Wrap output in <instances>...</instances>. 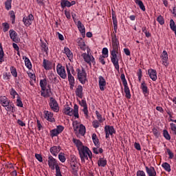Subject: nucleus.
<instances>
[{"instance_id": "c85d7f7f", "label": "nucleus", "mask_w": 176, "mask_h": 176, "mask_svg": "<svg viewBox=\"0 0 176 176\" xmlns=\"http://www.w3.org/2000/svg\"><path fill=\"white\" fill-rule=\"evenodd\" d=\"M60 6L62 9H64V8H71V2L68 0H60Z\"/></svg>"}, {"instance_id": "6ab92c4d", "label": "nucleus", "mask_w": 176, "mask_h": 176, "mask_svg": "<svg viewBox=\"0 0 176 176\" xmlns=\"http://www.w3.org/2000/svg\"><path fill=\"white\" fill-rule=\"evenodd\" d=\"M77 27L82 36L85 37V35H86V29L85 28V25H83V23H82L80 21H78L77 22Z\"/></svg>"}, {"instance_id": "a18cd8bd", "label": "nucleus", "mask_w": 176, "mask_h": 176, "mask_svg": "<svg viewBox=\"0 0 176 176\" xmlns=\"http://www.w3.org/2000/svg\"><path fill=\"white\" fill-rule=\"evenodd\" d=\"M58 159H59L60 162H61V163H65V160H67L64 153H60L58 154Z\"/></svg>"}, {"instance_id": "338daca9", "label": "nucleus", "mask_w": 176, "mask_h": 176, "mask_svg": "<svg viewBox=\"0 0 176 176\" xmlns=\"http://www.w3.org/2000/svg\"><path fill=\"white\" fill-rule=\"evenodd\" d=\"M153 134L155 137H159L160 135V133H159V131L156 128L153 129Z\"/></svg>"}, {"instance_id": "393cba45", "label": "nucleus", "mask_w": 176, "mask_h": 176, "mask_svg": "<svg viewBox=\"0 0 176 176\" xmlns=\"http://www.w3.org/2000/svg\"><path fill=\"white\" fill-rule=\"evenodd\" d=\"M23 60L25 61V65L28 68V69H32V63H31V60L27 56H23Z\"/></svg>"}, {"instance_id": "774afa93", "label": "nucleus", "mask_w": 176, "mask_h": 176, "mask_svg": "<svg viewBox=\"0 0 176 176\" xmlns=\"http://www.w3.org/2000/svg\"><path fill=\"white\" fill-rule=\"evenodd\" d=\"M136 175L137 176H146V175L145 174V172H144V170H138Z\"/></svg>"}, {"instance_id": "cd10ccee", "label": "nucleus", "mask_w": 176, "mask_h": 176, "mask_svg": "<svg viewBox=\"0 0 176 176\" xmlns=\"http://www.w3.org/2000/svg\"><path fill=\"white\" fill-rule=\"evenodd\" d=\"M91 138H92V141H93L94 145L96 146L97 148H100V141L98 140L97 134L93 133Z\"/></svg>"}, {"instance_id": "0eeeda50", "label": "nucleus", "mask_w": 176, "mask_h": 176, "mask_svg": "<svg viewBox=\"0 0 176 176\" xmlns=\"http://www.w3.org/2000/svg\"><path fill=\"white\" fill-rule=\"evenodd\" d=\"M66 69L67 72V78L69 80V85L70 86V89L74 90V87H75V78L72 74H71V70L69 69L68 65H66Z\"/></svg>"}, {"instance_id": "de8ad7c7", "label": "nucleus", "mask_w": 176, "mask_h": 176, "mask_svg": "<svg viewBox=\"0 0 176 176\" xmlns=\"http://www.w3.org/2000/svg\"><path fill=\"white\" fill-rule=\"evenodd\" d=\"M146 173H147L148 176H151L153 170H155V168L153 166H151L150 168L148 166H145Z\"/></svg>"}, {"instance_id": "f257e3e1", "label": "nucleus", "mask_w": 176, "mask_h": 176, "mask_svg": "<svg viewBox=\"0 0 176 176\" xmlns=\"http://www.w3.org/2000/svg\"><path fill=\"white\" fill-rule=\"evenodd\" d=\"M78 153L82 163H85L86 160H89V158L92 159L93 157L91 151H90V148L86 146L82 148H80V150H78Z\"/></svg>"}, {"instance_id": "b1692460", "label": "nucleus", "mask_w": 176, "mask_h": 176, "mask_svg": "<svg viewBox=\"0 0 176 176\" xmlns=\"http://www.w3.org/2000/svg\"><path fill=\"white\" fill-rule=\"evenodd\" d=\"M76 96L79 98H83V87L82 85H78L76 89Z\"/></svg>"}, {"instance_id": "e433bc0d", "label": "nucleus", "mask_w": 176, "mask_h": 176, "mask_svg": "<svg viewBox=\"0 0 176 176\" xmlns=\"http://www.w3.org/2000/svg\"><path fill=\"white\" fill-rule=\"evenodd\" d=\"M78 133L80 134V135H85L86 134V126H85L83 124H80V128L78 129Z\"/></svg>"}, {"instance_id": "9b49d317", "label": "nucleus", "mask_w": 176, "mask_h": 176, "mask_svg": "<svg viewBox=\"0 0 176 176\" xmlns=\"http://www.w3.org/2000/svg\"><path fill=\"white\" fill-rule=\"evenodd\" d=\"M32 21H34V15L32 14H30L28 16L23 18V23L25 27H30L32 24Z\"/></svg>"}, {"instance_id": "2eb2a0df", "label": "nucleus", "mask_w": 176, "mask_h": 176, "mask_svg": "<svg viewBox=\"0 0 176 176\" xmlns=\"http://www.w3.org/2000/svg\"><path fill=\"white\" fill-rule=\"evenodd\" d=\"M48 166L51 170L56 169V166H58L56 159H54V157L50 155L48 156Z\"/></svg>"}, {"instance_id": "37998d69", "label": "nucleus", "mask_w": 176, "mask_h": 176, "mask_svg": "<svg viewBox=\"0 0 176 176\" xmlns=\"http://www.w3.org/2000/svg\"><path fill=\"white\" fill-rule=\"evenodd\" d=\"M10 16L12 21V24H14L16 21V14H14V11L13 10L10 11Z\"/></svg>"}, {"instance_id": "a878e982", "label": "nucleus", "mask_w": 176, "mask_h": 176, "mask_svg": "<svg viewBox=\"0 0 176 176\" xmlns=\"http://www.w3.org/2000/svg\"><path fill=\"white\" fill-rule=\"evenodd\" d=\"M73 142L75 144L76 146L77 147L78 151L82 149V148H85V146H83V143L80 142L79 140L73 139Z\"/></svg>"}, {"instance_id": "f704fd0d", "label": "nucleus", "mask_w": 176, "mask_h": 176, "mask_svg": "<svg viewBox=\"0 0 176 176\" xmlns=\"http://www.w3.org/2000/svg\"><path fill=\"white\" fill-rule=\"evenodd\" d=\"M112 46H120L119 39L116 38V34H114V36H112L111 38Z\"/></svg>"}, {"instance_id": "39448f33", "label": "nucleus", "mask_w": 176, "mask_h": 176, "mask_svg": "<svg viewBox=\"0 0 176 176\" xmlns=\"http://www.w3.org/2000/svg\"><path fill=\"white\" fill-rule=\"evenodd\" d=\"M110 53H111V61L113 65V67L116 69V71H119L120 69L119 58H118V54H119V52H110Z\"/></svg>"}, {"instance_id": "f03ea898", "label": "nucleus", "mask_w": 176, "mask_h": 176, "mask_svg": "<svg viewBox=\"0 0 176 176\" xmlns=\"http://www.w3.org/2000/svg\"><path fill=\"white\" fill-rule=\"evenodd\" d=\"M64 113L68 116H74L79 119V106L75 104L74 109L68 106H67L64 109Z\"/></svg>"}, {"instance_id": "20e7f679", "label": "nucleus", "mask_w": 176, "mask_h": 176, "mask_svg": "<svg viewBox=\"0 0 176 176\" xmlns=\"http://www.w3.org/2000/svg\"><path fill=\"white\" fill-rule=\"evenodd\" d=\"M76 72L79 82L82 85H85L87 82V73H86V70L82 67V69H76Z\"/></svg>"}, {"instance_id": "a19ab883", "label": "nucleus", "mask_w": 176, "mask_h": 176, "mask_svg": "<svg viewBox=\"0 0 176 176\" xmlns=\"http://www.w3.org/2000/svg\"><path fill=\"white\" fill-rule=\"evenodd\" d=\"M124 91L125 93V97L128 100L131 98V94L130 93V88H124Z\"/></svg>"}, {"instance_id": "ea45409f", "label": "nucleus", "mask_w": 176, "mask_h": 176, "mask_svg": "<svg viewBox=\"0 0 176 176\" xmlns=\"http://www.w3.org/2000/svg\"><path fill=\"white\" fill-rule=\"evenodd\" d=\"M10 71L14 78H17V69L14 66H11Z\"/></svg>"}, {"instance_id": "69168bd1", "label": "nucleus", "mask_w": 176, "mask_h": 176, "mask_svg": "<svg viewBox=\"0 0 176 176\" xmlns=\"http://www.w3.org/2000/svg\"><path fill=\"white\" fill-rule=\"evenodd\" d=\"M56 130L58 133H59V134H61V133L64 131V126H63L62 125H58L56 126Z\"/></svg>"}, {"instance_id": "58836bf2", "label": "nucleus", "mask_w": 176, "mask_h": 176, "mask_svg": "<svg viewBox=\"0 0 176 176\" xmlns=\"http://www.w3.org/2000/svg\"><path fill=\"white\" fill-rule=\"evenodd\" d=\"M170 28L173 32H176V25L173 19L170 20Z\"/></svg>"}, {"instance_id": "dca6fc26", "label": "nucleus", "mask_w": 176, "mask_h": 176, "mask_svg": "<svg viewBox=\"0 0 176 176\" xmlns=\"http://www.w3.org/2000/svg\"><path fill=\"white\" fill-rule=\"evenodd\" d=\"M43 113L45 115V119H46V120L50 122L51 123H54V122H56V120L54 119V118H53L54 114L52 111H44Z\"/></svg>"}, {"instance_id": "7c9ffc66", "label": "nucleus", "mask_w": 176, "mask_h": 176, "mask_svg": "<svg viewBox=\"0 0 176 176\" xmlns=\"http://www.w3.org/2000/svg\"><path fill=\"white\" fill-rule=\"evenodd\" d=\"M107 161L104 158H99L98 160V167H105L107 166Z\"/></svg>"}, {"instance_id": "4be33fe9", "label": "nucleus", "mask_w": 176, "mask_h": 176, "mask_svg": "<svg viewBox=\"0 0 176 176\" xmlns=\"http://www.w3.org/2000/svg\"><path fill=\"white\" fill-rule=\"evenodd\" d=\"M51 94H52V89H46L45 88V90L41 91V97H44V98H49V97H50Z\"/></svg>"}, {"instance_id": "3c124183", "label": "nucleus", "mask_w": 176, "mask_h": 176, "mask_svg": "<svg viewBox=\"0 0 176 176\" xmlns=\"http://www.w3.org/2000/svg\"><path fill=\"white\" fill-rule=\"evenodd\" d=\"M2 26L3 27V32H8V31H9V28H10V26L8 23H3Z\"/></svg>"}, {"instance_id": "603ef678", "label": "nucleus", "mask_w": 176, "mask_h": 176, "mask_svg": "<svg viewBox=\"0 0 176 176\" xmlns=\"http://www.w3.org/2000/svg\"><path fill=\"white\" fill-rule=\"evenodd\" d=\"M58 134H60V133H58V131H57L56 129H54L50 131L51 137H57V135H58Z\"/></svg>"}, {"instance_id": "72a5a7b5", "label": "nucleus", "mask_w": 176, "mask_h": 176, "mask_svg": "<svg viewBox=\"0 0 176 176\" xmlns=\"http://www.w3.org/2000/svg\"><path fill=\"white\" fill-rule=\"evenodd\" d=\"M162 167L165 170V171H167L168 173L171 171V166L167 162L162 163Z\"/></svg>"}, {"instance_id": "c756f323", "label": "nucleus", "mask_w": 176, "mask_h": 176, "mask_svg": "<svg viewBox=\"0 0 176 176\" xmlns=\"http://www.w3.org/2000/svg\"><path fill=\"white\" fill-rule=\"evenodd\" d=\"M47 86V80L44 78L43 80H40V87L41 90H46V87Z\"/></svg>"}, {"instance_id": "864d4df0", "label": "nucleus", "mask_w": 176, "mask_h": 176, "mask_svg": "<svg viewBox=\"0 0 176 176\" xmlns=\"http://www.w3.org/2000/svg\"><path fill=\"white\" fill-rule=\"evenodd\" d=\"M100 121L97 120H94L92 122V126L94 127V129H98V127H100Z\"/></svg>"}, {"instance_id": "4468645a", "label": "nucleus", "mask_w": 176, "mask_h": 176, "mask_svg": "<svg viewBox=\"0 0 176 176\" xmlns=\"http://www.w3.org/2000/svg\"><path fill=\"white\" fill-rule=\"evenodd\" d=\"M98 83L100 90L101 91H104V90L107 89V81L105 80V78L102 77V76H99Z\"/></svg>"}, {"instance_id": "9d476101", "label": "nucleus", "mask_w": 176, "mask_h": 176, "mask_svg": "<svg viewBox=\"0 0 176 176\" xmlns=\"http://www.w3.org/2000/svg\"><path fill=\"white\" fill-rule=\"evenodd\" d=\"M79 104L80 107H82V112L85 115L86 119H89V109L87 107V103L86 102L85 100H82L79 101Z\"/></svg>"}, {"instance_id": "1a4fd4ad", "label": "nucleus", "mask_w": 176, "mask_h": 176, "mask_svg": "<svg viewBox=\"0 0 176 176\" xmlns=\"http://www.w3.org/2000/svg\"><path fill=\"white\" fill-rule=\"evenodd\" d=\"M49 105L52 111L54 112H58L60 111V107H58V102L53 97H50Z\"/></svg>"}, {"instance_id": "680f3d73", "label": "nucleus", "mask_w": 176, "mask_h": 176, "mask_svg": "<svg viewBox=\"0 0 176 176\" xmlns=\"http://www.w3.org/2000/svg\"><path fill=\"white\" fill-rule=\"evenodd\" d=\"M80 126V125L78 124V123H73V129L76 133H78V131H79Z\"/></svg>"}, {"instance_id": "09e8293b", "label": "nucleus", "mask_w": 176, "mask_h": 176, "mask_svg": "<svg viewBox=\"0 0 176 176\" xmlns=\"http://www.w3.org/2000/svg\"><path fill=\"white\" fill-rule=\"evenodd\" d=\"M41 47L42 50H43V52H45L47 54V52H49V47L47 46V44L43 42L41 43Z\"/></svg>"}, {"instance_id": "4d7b16f0", "label": "nucleus", "mask_w": 176, "mask_h": 176, "mask_svg": "<svg viewBox=\"0 0 176 176\" xmlns=\"http://www.w3.org/2000/svg\"><path fill=\"white\" fill-rule=\"evenodd\" d=\"M56 170V176H63L61 174V170H60V166L58 165H56L55 167Z\"/></svg>"}, {"instance_id": "aec40b11", "label": "nucleus", "mask_w": 176, "mask_h": 176, "mask_svg": "<svg viewBox=\"0 0 176 176\" xmlns=\"http://www.w3.org/2000/svg\"><path fill=\"white\" fill-rule=\"evenodd\" d=\"M76 42L80 50H83L85 52L86 50V43H85V41H83V38H78L76 40Z\"/></svg>"}, {"instance_id": "c03bdc74", "label": "nucleus", "mask_w": 176, "mask_h": 176, "mask_svg": "<svg viewBox=\"0 0 176 176\" xmlns=\"http://www.w3.org/2000/svg\"><path fill=\"white\" fill-rule=\"evenodd\" d=\"M12 78V74H10V72H5L3 74V79H4V80H10V78Z\"/></svg>"}, {"instance_id": "5701e85b", "label": "nucleus", "mask_w": 176, "mask_h": 176, "mask_svg": "<svg viewBox=\"0 0 176 176\" xmlns=\"http://www.w3.org/2000/svg\"><path fill=\"white\" fill-rule=\"evenodd\" d=\"M60 151H61V147L57 146H54L50 149V152L53 156H57V155L60 153Z\"/></svg>"}, {"instance_id": "412c9836", "label": "nucleus", "mask_w": 176, "mask_h": 176, "mask_svg": "<svg viewBox=\"0 0 176 176\" xmlns=\"http://www.w3.org/2000/svg\"><path fill=\"white\" fill-rule=\"evenodd\" d=\"M0 102L2 107H10V100L6 96H0Z\"/></svg>"}, {"instance_id": "423d86ee", "label": "nucleus", "mask_w": 176, "mask_h": 176, "mask_svg": "<svg viewBox=\"0 0 176 176\" xmlns=\"http://www.w3.org/2000/svg\"><path fill=\"white\" fill-rule=\"evenodd\" d=\"M104 133L107 140H109V135H111V138L113 137V134H116V130H115L113 126L106 125L104 126Z\"/></svg>"}, {"instance_id": "f3484780", "label": "nucleus", "mask_w": 176, "mask_h": 176, "mask_svg": "<svg viewBox=\"0 0 176 176\" xmlns=\"http://www.w3.org/2000/svg\"><path fill=\"white\" fill-rule=\"evenodd\" d=\"M148 75L153 82L157 80V72L153 69H149L148 70Z\"/></svg>"}, {"instance_id": "052dcab7", "label": "nucleus", "mask_w": 176, "mask_h": 176, "mask_svg": "<svg viewBox=\"0 0 176 176\" xmlns=\"http://www.w3.org/2000/svg\"><path fill=\"white\" fill-rule=\"evenodd\" d=\"M170 129L173 132V134L176 135V124L174 123H170Z\"/></svg>"}, {"instance_id": "79ce46f5", "label": "nucleus", "mask_w": 176, "mask_h": 176, "mask_svg": "<svg viewBox=\"0 0 176 176\" xmlns=\"http://www.w3.org/2000/svg\"><path fill=\"white\" fill-rule=\"evenodd\" d=\"M163 135L168 141H170L171 140V136L170 135V133H168V131L166 129L163 130Z\"/></svg>"}, {"instance_id": "7ed1b4c3", "label": "nucleus", "mask_w": 176, "mask_h": 176, "mask_svg": "<svg viewBox=\"0 0 176 176\" xmlns=\"http://www.w3.org/2000/svg\"><path fill=\"white\" fill-rule=\"evenodd\" d=\"M87 53L85 52L81 54V57L84 59V61L87 63V64H89V65L91 66V63L94 65H96V58H94V56H93L91 54H89L90 52V50L87 48Z\"/></svg>"}, {"instance_id": "4c0bfd02", "label": "nucleus", "mask_w": 176, "mask_h": 176, "mask_svg": "<svg viewBox=\"0 0 176 176\" xmlns=\"http://www.w3.org/2000/svg\"><path fill=\"white\" fill-rule=\"evenodd\" d=\"M10 96H12L13 100L16 98V97H19V94L17 93V91H16V89H14V88H11V89L10 90Z\"/></svg>"}, {"instance_id": "49530a36", "label": "nucleus", "mask_w": 176, "mask_h": 176, "mask_svg": "<svg viewBox=\"0 0 176 176\" xmlns=\"http://www.w3.org/2000/svg\"><path fill=\"white\" fill-rule=\"evenodd\" d=\"M95 113H96V118H97L98 120L100 122V123H102V122H104V119L102 118V115H101L100 113V112H98V111H96Z\"/></svg>"}, {"instance_id": "8fccbe9b", "label": "nucleus", "mask_w": 176, "mask_h": 176, "mask_svg": "<svg viewBox=\"0 0 176 176\" xmlns=\"http://www.w3.org/2000/svg\"><path fill=\"white\" fill-rule=\"evenodd\" d=\"M16 107H19L20 108H23V101H21V98H20V96H16Z\"/></svg>"}, {"instance_id": "2f4dec72", "label": "nucleus", "mask_w": 176, "mask_h": 176, "mask_svg": "<svg viewBox=\"0 0 176 176\" xmlns=\"http://www.w3.org/2000/svg\"><path fill=\"white\" fill-rule=\"evenodd\" d=\"M43 67L47 71L49 69H52V67H50V61H49L46 59H43Z\"/></svg>"}, {"instance_id": "6e6552de", "label": "nucleus", "mask_w": 176, "mask_h": 176, "mask_svg": "<svg viewBox=\"0 0 176 176\" xmlns=\"http://www.w3.org/2000/svg\"><path fill=\"white\" fill-rule=\"evenodd\" d=\"M56 72L62 79H67V72L65 71V67L62 66V65L60 63H58L56 66Z\"/></svg>"}, {"instance_id": "473e14b6", "label": "nucleus", "mask_w": 176, "mask_h": 176, "mask_svg": "<svg viewBox=\"0 0 176 176\" xmlns=\"http://www.w3.org/2000/svg\"><path fill=\"white\" fill-rule=\"evenodd\" d=\"M64 52H65L66 56L68 57V58H73L74 54H72V52H71V50H69V48H68V47H65Z\"/></svg>"}, {"instance_id": "6e6d98bb", "label": "nucleus", "mask_w": 176, "mask_h": 176, "mask_svg": "<svg viewBox=\"0 0 176 176\" xmlns=\"http://www.w3.org/2000/svg\"><path fill=\"white\" fill-rule=\"evenodd\" d=\"M157 21H158V23H159V24H160V25H163V24H164V18H163V16H162V15H160L157 18Z\"/></svg>"}, {"instance_id": "e2e57ef3", "label": "nucleus", "mask_w": 176, "mask_h": 176, "mask_svg": "<svg viewBox=\"0 0 176 176\" xmlns=\"http://www.w3.org/2000/svg\"><path fill=\"white\" fill-rule=\"evenodd\" d=\"M108 53H109L108 48L104 47L102 50V54H103L102 56H104V57H108Z\"/></svg>"}, {"instance_id": "13d9d810", "label": "nucleus", "mask_w": 176, "mask_h": 176, "mask_svg": "<svg viewBox=\"0 0 176 176\" xmlns=\"http://www.w3.org/2000/svg\"><path fill=\"white\" fill-rule=\"evenodd\" d=\"M166 152L168 155V159L171 160V159H174V153H173L171 151V150H170V148H166Z\"/></svg>"}, {"instance_id": "f8f14e48", "label": "nucleus", "mask_w": 176, "mask_h": 176, "mask_svg": "<svg viewBox=\"0 0 176 176\" xmlns=\"http://www.w3.org/2000/svg\"><path fill=\"white\" fill-rule=\"evenodd\" d=\"M9 34L10 38L12 41V42H14L15 43H19V42H20V38L19 37V34L16 31L13 30H10Z\"/></svg>"}, {"instance_id": "5fc2aeb1", "label": "nucleus", "mask_w": 176, "mask_h": 176, "mask_svg": "<svg viewBox=\"0 0 176 176\" xmlns=\"http://www.w3.org/2000/svg\"><path fill=\"white\" fill-rule=\"evenodd\" d=\"M5 56V53L3 52V48L2 47L0 48V63H3L5 60L3 59V56Z\"/></svg>"}, {"instance_id": "ddd939ff", "label": "nucleus", "mask_w": 176, "mask_h": 176, "mask_svg": "<svg viewBox=\"0 0 176 176\" xmlns=\"http://www.w3.org/2000/svg\"><path fill=\"white\" fill-rule=\"evenodd\" d=\"M162 61V65H164L167 68L168 67V54L167 51L164 50L160 56Z\"/></svg>"}, {"instance_id": "a211bd4d", "label": "nucleus", "mask_w": 176, "mask_h": 176, "mask_svg": "<svg viewBox=\"0 0 176 176\" xmlns=\"http://www.w3.org/2000/svg\"><path fill=\"white\" fill-rule=\"evenodd\" d=\"M111 14H112L114 32L116 34L118 32V19L116 18V16L115 14V11H113V10H112Z\"/></svg>"}, {"instance_id": "0e129e2a", "label": "nucleus", "mask_w": 176, "mask_h": 176, "mask_svg": "<svg viewBox=\"0 0 176 176\" xmlns=\"http://www.w3.org/2000/svg\"><path fill=\"white\" fill-rule=\"evenodd\" d=\"M105 58H107L106 56H104L102 55H100L99 56V61L100 63H101V64H102V65H105Z\"/></svg>"}, {"instance_id": "c9c22d12", "label": "nucleus", "mask_w": 176, "mask_h": 176, "mask_svg": "<svg viewBox=\"0 0 176 176\" xmlns=\"http://www.w3.org/2000/svg\"><path fill=\"white\" fill-rule=\"evenodd\" d=\"M70 164L72 170V174L76 175V174H78V168H76V163H75V162H73Z\"/></svg>"}, {"instance_id": "bb28decb", "label": "nucleus", "mask_w": 176, "mask_h": 176, "mask_svg": "<svg viewBox=\"0 0 176 176\" xmlns=\"http://www.w3.org/2000/svg\"><path fill=\"white\" fill-rule=\"evenodd\" d=\"M140 89L142 90V93L144 96L149 93V91L148 90V86H146V83H145V81H143L142 82L140 85Z\"/></svg>"}, {"instance_id": "bf43d9fd", "label": "nucleus", "mask_w": 176, "mask_h": 176, "mask_svg": "<svg viewBox=\"0 0 176 176\" xmlns=\"http://www.w3.org/2000/svg\"><path fill=\"white\" fill-rule=\"evenodd\" d=\"M5 6L7 10H10L12 9V1H6Z\"/></svg>"}]
</instances>
